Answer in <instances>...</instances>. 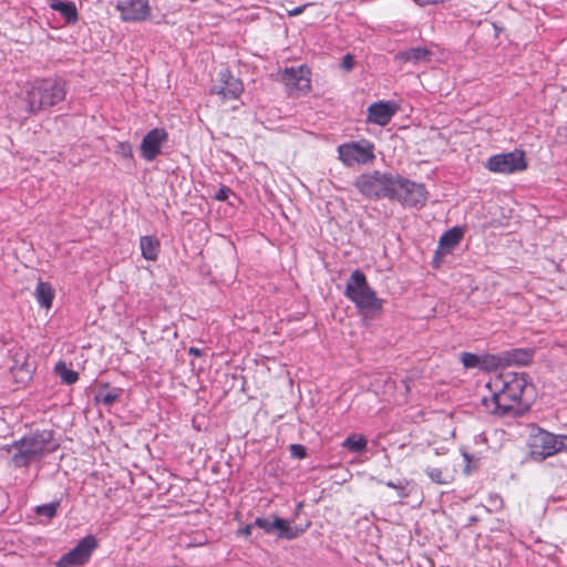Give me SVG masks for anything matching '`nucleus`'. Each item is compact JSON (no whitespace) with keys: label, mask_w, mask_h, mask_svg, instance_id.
<instances>
[{"label":"nucleus","mask_w":567,"mask_h":567,"mask_svg":"<svg viewBox=\"0 0 567 567\" xmlns=\"http://www.w3.org/2000/svg\"><path fill=\"white\" fill-rule=\"evenodd\" d=\"M116 9L124 22H143L152 16L148 0H120Z\"/></svg>","instance_id":"13"},{"label":"nucleus","mask_w":567,"mask_h":567,"mask_svg":"<svg viewBox=\"0 0 567 567\" xmlns=\"http://www.w3.org/2000/svg\"><path fill=\"white\" fill-rule=\"evenodd\" d=\"M254 525H247L245 526L243 529H241V533L245 534V535H250L251 534V529H252Z\"/></svg>","instance_id":"39"},{"label":"nucleus","mask_w":567,"mask_h":567,"mask_svg":"<svg viewBox=\"0 0 567 567\" xmlns=\"http://www.w3.org/2000/svg\"><path fill=\"white\" fill-rule=\"evenodd\" d=\"M54 370L61 380L68 385L75 383L79 379L78 372L69 369L63 361L58 362Z\"/></svg>","instance_id":"25"},{"label":"nucleus","mask_w":567,"mask_h":567,"mask_svg":"<svg viewBox=\"0 0 567 567\" xmlns=\"http://www.w3.org/2000/svg\"><path fill=\"white\" fill-rule=\"evenodd\" d=\"M229 194H231V189L227 186H223L214 195V199L219 200V202L226 200L228 198Z\"/></svg>","instance_id":"34"},{"label":"nucleus","mask_w":567,"mask_h":567,"mask_svg":"<svg viewBox=\"0 0 567 567\" xmlns=\"http://www.w3.org/2000/svg\"><path fill=\"white\" fill-rule=\"evenodd\" d=\"M464 231L461 227H453L442 234L439 240L437 249L433 257V262L439 266L441 259L451 254L463 239Z\"/></svg>","instance_id":"16"},{"label":"nucleus","mask_w":567,"mask_h":567,"mask_svg":"<svg viewBox=\"0 0 567 567\" xmlns=\"http://www.w3.org/2000/svg\"><path fill=\"white\" fill-rule=\"evenodd\" d=\"M303 9H305V6L296 7L295 9L289 11V16H291V17L299 16L303 12Z\"/></svg>","instance_id":"37"},{"label":"nucleus","mask_w":567,"mask_h":567,"mask_svg":"<svg viewBox=\"0 0 567 567\" xmlns=\"http://www.w3.org/2000/svg\"><path fill=\"white\" fill-rule=\"evenodd\" d=\"M159 241L154 236H142L140 239V248L143 258L155 261L159 254Z\"/></svg>","instance_id":"20"},{"label":"nucleus","mask_w":567,"mask_h":567,"mask_svg":"<svg viewBox=\"0 0 567 567\" xmlns=\"http://www.w3.org/2000/svg\"><path fill=\"white\" fill-rule=\"evenodd\" d=\"M393 181L394 175L374 171L372 173H364L358 176L354 181V186L365 198L391 199V195L393 194Z\"/></svg>","instance_id":"7"},{"label":"nucleus","mask_w":567,"mask_h":567,"mask_svg":"<svg viewBox=\"0 0 567 567\" xmlns=\"http://www.w3.org/2000/svg\"><path fill=\"white\" fill-rule=\"evenodd\" d=\"M533 359V353L525 349H513L505 351L497 355H486L484 358V365L486 368L497 369L501 367H508L513 364L526 365Z\"/></svg>","instance_id":"14"},{"label":"nucleus","mask_w":567,"mask_h":567,"mask_svg":"<svg viewBox=\"0 0 567 567\" xmlns=\"http://www.w3.org/2000/svg\"><path fill=\"white\" fill-rule=\"evenodd\" d=\"M68 93L66 82L59 76L38 79L29 83L25 101L29 113L50 109L62 102Z\"/></svg>","instance_id":"3"},{"label":"nucleus","mask_w":567,"mask_h":567,"mask_svg":"<svg viewBox=\"0 0 567 567\" xmlns=\"http://www.w3.org/2000/svg\"><path fill=\"white\" fill-rule=\"evenodd\" d=\"M188 353H189L190 355H194V357H200V355H202V350H200V349H198V348L190 347V348L188 349Z\"/></svg>","instance_id":"38"},{"label":"nucleus","mask_w":567,"mask_h":567,"mask_svg":"<svg viewBox=\"0 0 567 567\" xmlns=\"http://www.w3.org/2000/svg\"><path fill=\"white\" fill-rule=\"evenodd\" d=\"M60 506L59 501H54L48 504H42L35 507V513L40 516H45L51 519L56 515L58 508Z\"/></svg>","instance_id":"28"},{"label":"nucleus","mask_w":567,"mask_h":567,"mask_svg":"<svg viewBox=\"0 0 567 567\" xmlns=\"http://www.w3.org/2000/svg\"><path fill=\"white\" fill-rule=\"evenodd\" d=\"M415 1L419 2V3L425 2V0H415Z\"/></svg>","instance_id":"40"},{"label":"nucleus","mask_w":567,"mask_h":567,"mask_svg":"<svg viewBox=\"0 0 567 567\" xmlns=\"http://www.w3.org/2000/svg\"><path fill=\"white\" fill-rule=\"evenodd\" d=\"M12 361H13V363H12V365H10V370H17V369H23V368L31 367V364L28 361V353L22 349H19L18 351L14 352V354L12 357Z\"/></svg>","instance_id":"29"},{"label":"nucleus","mask_w":567,"mask_h":567,"mask_svg":"<svg viewBox=\"0 0 567 567\" xmlns=\"http://www.w3.org/2000/svg\"><path fill=\"white\" fill-rule=\"evenodd\" d=\"M373 144L368 141L344 143L338 147L339 159L346 166L368 164L375 158Z\"/></svg>","instance_id":"9"},{"label":"nucleus","mask_w":567,"mask_h":567,"mask_svg":"<svg viewBox=\"0 0 567 567\" xmlns=\"http://www.w3.org/2000/svg\"><path fill=\"white\" fill-rule=\"evenodd\" d=\"M53 433L49 430L34 431L17 440L9 447L16 452L11 457L14 467H28L31 463L40 461L44 455L56 450Z\"/></svg>","instance_id":"2"},{"label":"nucleus","mask_w":567,"mask_h":567,"mask_svg":"<svg viewBox=\"0 0 567 567\" xmlns=\"http://www.w3.org/2000/svg\"><path fill=\"white\" fill-rule=\"evenodd\" d=\"M255 526L264 529L267 534H271L275 532V526L272 525V520L266 517H257L255 523Z\"/></svg>","instance_id":"31"},{"label":"nucleus","mask_w":567,"mask_h":567,"mask_svg":"<svg viewBox=\"0 0 567 567\" xmlns=\"http://www.w3.org/2000/svg\"><path fill=\"white\" fill-rule=\"evenodd\" d=\"M122 393L123 390L120 388H110L109 384H103L100 386L95 400L97 403L111 406L117 401Z\"/></svg>","instance_id":"22"},{"label":"nucleus","mask_w":567,"mask_h":567,"mask_svg":"<svg viewBox=\"0 0 567 567\" xmlns=\"http://www.w3.org/2000/svg\"><path fill=\"white\" fill-rule=\"evenodd\" d=\"M10 373L18 386H24L32 379L33 368L31 365L29 368L10 370Z\"/></svg>","instance_id":"26"},{"label":"nucleus","mask_w":567,"mask_h":567,"mask_svg":"<svg viewBox=\"0 0 567 567\" xmlns=\"http://www.w3.org/2000/svg\"><path fill=\"white\" fill-rule=\"evenodd\" d=\"M486 386L489 398H483L485 409L497 416H517L529 408L533 386L525 373L503 372L491 379Z\"/></svg>","instance_id":"1"},{"label":"nucleus","mask_w":567,"mask_h":567,"mask_svg":"<svg viewBox=\"0 0 567 567\" xmlns=\"http://www.w3.org/2000/svg\"><path fill=\"white\" fill-rule=\"evenodd\" d=\"M167 140L168 134L164 128L155 127L151 130L141 142V156L147 162L154 161L161 154L162 146Z\"/></svg>","instance_id":"15"},{"label":"nucleus","mask_w":567,"mask_h":567,"mask_svg":"<svg viewBox=\"0 0 567 567\" xmlns=\"http://www.w3.org/2000/svg\"><path fill=\"white\" fill-rule=\"evenodd\" d=\"M290 95L306 94L311 86L309 70L305 66L286 68L280 76Z\"/></svg>","instance_id":"12"},{"label":"nucleus","mask_w":567,"mask_h":567,"mask_svg":"<svg viewBox=\"0 0 567 567\" xmlns=\"http://www.w3.org/2000/svg\"><path fill=\"white\" fill-rule=\"evenodd\" d=\"M353 65H354V60H353L352 54H350V53L346 54L342 59L341 68L344 71L349 72L353 69Z\"/></svg>","instance_id":"35"},{"label":"nucleus","mask_w":567,"mask_h":567,"mask_svg":"<svg viewBox=\"0 0 567 567\" xmlns=\"http://www.w3.org/2000/svg\"><path fill=\"white\" fill-rule=\"evenodd\" d=\"M97 546L93 535L83 537L70 551L64 554L56 563L58 567H75L85 564L94 548Z\"/></svg>","instance_id":"11"},{"label":"nucleus","mask_w":567,"mask_h":567,"mask_svg":"<svg viewBox=\"0 0 567 567\" xmlns=\"http://www.w3.org/2000/svg\"><path fill=\"white\" fill-rule=\"evenodd\" d=\"M368 440L362 434H350L342 443L344 449L354 453H362L365 451Z\"/></svg>","instance_id":"24"},{"label":"nucleus","mask_w":567,"mask_h":567,"mask_svg":"<svg viewBox=\"0 0 567 567\" xmlns=\"http://www.w3.org/2000/svg\"><path fill=\"white\" fill-rule=\"evenodd\" d=\"M432 52L423 47L411 48L405 51L396 53L395 59L404 62H412L414 64L430 61Z\"/></svg>","instance_id":"18"},{"label":"nucleus","mask_w":567,"mask_h":567,"mask_svg":"<svg viewBox=\"0 0 567 567\" xmlns=\"http://www.w3.org/2000/svg\"><path fill=\"white\" fill-rule=\"evenodd\" d=\"M289 450H290L291 456L297 460H302L307 455L306 447L301 444H291L289 446Z\"/></svg>","instance_id":"32"},{"label":"nucleus","mask_w":567,"mask_h":567,"mask_svg":"<svg viewBox=\"0 0 567 567\" xmlns=\"http://www.w3.org/2000/svg\"><path fill=\"white\" fill-rule=\"evenodd\" d=\"M272 525L275 526V530L278 532V537L286 539H293L300 536L305 528L292 527L287 519L276 517L272 520Z\"/></svg>","instance_id":"21"},{"label":"nucleus","mask_w":567,"mask_h":567,"mask_svg":"<svg viewBox=\"0 0 567 567\" xmlns=\"http://www.w3.org/2000/svg\"><path fill=\"white\" fill-rule=\"evenodd\" d=\"M35 298L42 308L50 309L54 298L52 286L49 282L40 281L35 288Z\"/></svg>","instance_id":"23"},{"label":"nucleus","mask_w":567,"mask_h":567,"mask_svg":"<svg viewBox=\"0 0 567 567\" xmlns=\"http://www.w3.org/2000/svg\"><path fill=\"white\" fill-rule=\"evenodd\" d=\"M116 153L122 155L123 157L132 158V156H133L132 145L128 142L118 143V145L116 147Z\"/></svg>","instance_id":"33"},{"label":"nucleus","mask_w":567,"mask_h":567,"mask_svg":"<svg viewBox=\"0 0 567 567\" xmlns=\"http://www.w3.org/2000/svg\"><path fill=\"white\" fill-rule=\"evenodd\" d=\"M244 92V84L229 69H221L213 81L210 94H216L221 100H236Z\"/></svg>","instance_id":"10"},{"label":"nucleus","mask_w":567,"mask_h":567,"mask_svg":"<svg viewBox=\"0 0 567 567\" xmlns=\"http://www.w3.org/2000/svg\"><path fill=\"white\" fill-rule=\"evenodd\" d=\"M52 10L58 11L69 23H75L79 19L76 7L73 2L62 0H49Z\"/></svg>","instance_id":"19"},{"label":"nucleus","mask_w":567,"mask_h":567,"mask_svg":"<svg viewBox=\"0 0 567 567\" xmlns=\"http://www.w3.org/2000/svg\"><path fill=\"white\" fill-rule=\"evenodd\" d=\"M461 361H462L463 365L467 369L480 367L481 363L484 368H486L484 365V359L481 360V358L477 354H474L471 352H463L461 354Z\"/></svg>","instance_id":"30"},{"label":"nucleus","mask_w":567,"mask_h":567,"mask_svg":"<svg viewBox=\"0 0 567 567\" xmlns=\"http://www.w3.org/2000/svg\"><path fill=\"white\" fill-rule=\"evenodd\" d=\"M396 105L393 102H375L368 107V121L370 123L385 126L394 116Z\"/></svg>","instance_id":"17"},{"label":"nucleus","mask_w":567,"mask_h":567,"mask_svg":"<svg viewBox=\"0 0 567 567\" xmlns=\"http://www.w3.org/2000/svg\"><path fill=\"white\" fill-rule=\"evenodd\" d=\"M485 167L493 173L514 174L525 171L527 168V162L525 153L523 151L515 150L513 152L491 156L487 159Z\"/></svg>","instance_id":"8"},{"label":"nucleus","mask_w":567,"mask_h":567,"mask_svg":"<svg viewBox=\"0 0 567 567\" xmlns=\"http://www.w3.org/2000/svg\"><path fill=\"white\" fill-rule=\"evenodd\" d=\"M385 485L390 488H394V489H400V491H404L405 489V486L406 484L403 483V482H398V483H394L392 481H389V482H385Z\"/></svg>","instance_id":"36"},{"label":"nucleus","mask_w":567,"mask_h":567,"mask_svg":"<svg viewBox=\"0 0 567 567\" xmlns=\"http://www.w3.org/2000/svg\"><path fill=\"white\" fill-rule=\"evenodd\" d=\"M391 200L399 202L405 208H422L425 206L429 193L422 183L400 175H394Z\"/></svg>","instance_id":"6"},{"label":"nucleus","mask_w":567,"mask_h":567,"mask_svg":"<svg viewBox=\"0 0 567 567\" xmlns=\"http://www.w3.org/2000/svg\"><path fill=\"white\" fill-rule=\"evenodd\" d=\"M425 473L433 483H436V484H449L450 483L449 474L445 471H443L442 468L429 466L425 468Z\"/></svg>","instance_id":"27"},{"label":"nucleus","mask_w":567,"mask_h":567,"mask_svg":"<svg viewBox=\"0 0 567 567\" xmlns=\"http://www.w3.org/2000/svg\"><path fill=\"white\" fill-rule=\"evenodd\" d=\"M344 296L361 311L377 312L383 307L382 299L378 298L377 292L370 287L365 275L359 269L350 275L346 285Z\"/></svg>","instance_id":"4"},{"label":"nucleus","mask_w":567,"mask_h":567,"mask_svg":"<svg viewBox=\"0 0 567 567\" xmlns=\"http://www.w3.org/2000/svg\"><path fill=\"white\" fill-rule=\"evenodd\" d=\"M528 446L532 458L540 462L561 451H567V435H556L538 426H533Z\"/></svg>","instance_id":"5"}]
</instances>
